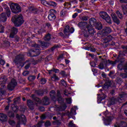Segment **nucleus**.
<instances>
[{
    "mask_svg": "<svg viewBox=\"0 0 127 127\" xmlns=\"http://www.w3.org/2000/svg\"><path fill=\"white\" fill-rule=\"evenodd\" d=\"M89 24L86 26L84 29V31H88V32H96V30L93 26H96V29L97 30H101L102 29V24L100 23H97V20L95 18H91L89 19Z\"/></svg>",
    "mask_w": 127,
    "mask_h": 127,
    "instance_id": "nucleus-1",
    "label": "nucleus"
},
{
    "mask_svg": "<svg viewBox=\"0 0 127 127\" xmlns=\"http://www.w3.org/2000/svg\"><path fill=\"white\" fill-rule=\"evenodd\" d=\"M40 43L41 44L40 46L35 45V47L31 49L30 52L27 54L28 56H31L32 57L37 56V55L40 54V50H39V48H45V47H47L45 42L40 41Z\"/></svg>",
    "mask_w": 127,
    "mask_h": 127,
    "instance_id": "nucleus-2",
    "label": "nucleus"
},
{
    "mask_svg": "<svg viewBox=\"0 0 127 127\" xmlns=\"http://www.w3.org/2000/svg\"><path fill=\"white\" fill-rule=\"evenodd\" d=\"M127 98V94H125V93H122L119 95V98L117 100L116 99L115 97H113L111 99H110V100L108 101V105L109 107L111 106V105H115V103H117V102H119V103H123V101L126 99Z\"/></svg>",
    "mask_w": 127,
    "mask_h": 127,
    "instance_id": "nucleus-3",
    "label": "nucleus"
},
{
    "mask_svg": "<svg viewBox=\"0 0 127 127\" xmlns=\"http://www.w3.org/2000/svg\"><path fill=\"white\" fill-rule=\"evenodd\" d=\"M12 21L16 26H20L24 22L23 17L21 15H16L12 17Z\"/></svg>",
    "mask_w": 127,
    "mask_h": 127,
    "instance_id": "nucleus-4",
    "label": "nucleus"
},
{
    "mask_svg": "<svg viewBox=\"0 0 127 127\" xmlns=\"http://www.w3.org/2000/svg\"><path fill=\"white\" fill-rule=\"evenodd\" d=\"M32 98L34 99V101L35 102V104H40L41 103H43V105H49V101L48 97H45L42 100H40V99L37 97H35V95H32Z\"/></svg>",
    "mask_w": 127,
    "mask_h": 127,
    "instance_id": "nucleus-5",
    "label": "nucleus"
},
{
    "mask_svg": "<svg viewBox=\"0 0 127 127\" xmlns=\"http://www.w3.org/2000/svg\"><path fill=\"white\" fill-rule=\"evenodd\" d=\"M104 116H105L106 119L104 121V125L105 126H109L111 124V122H112L114 119L113 115L111 114L110 113H109L108 111H106L104 113Z\"/></svg>",
    "mask_w": 127,
    "mask_h": 127,
    "instance_id": "nucleus-6",
    "label": "nucleus"
},
{
    "mask_svg": "<svg viewBox=\"0 0 127 127\" xmlns=\"http://www.w3.org/2000/svg\"><path fill=\"white\" fill-rule=\"evenodd\" d=\"M10 7L13 13H18L21 11L20 5L17 3H11Z\"/></svg>",
    "mask_w": 127,
    "mask_h": 127,
    "instance_id": "nucleus-7",
    "label": "nucleus"
},
{
    "mask_svg": "<svg viewBox=\"0 0 127 127\" xmlns=\"http://www.w3.org/2000/svg\"><path fill=\"white\" fill-rule=\"evenodd\" d=\"M118 68L120 69V70H123V69H124L126 73H122L121 74V76L122 78H127V64L124 66L120 64L118 66Z\"/></svg>",
    "mask_w": 127,
    "mask_h": 127,
    "instance_id": "nucleus-8",
    "label": "nucleus"
},
{
    "mask_svg": "<svg viewBox=\"0 0 127 127\" xmlns=\"http://www.w3.org/2000/svg\"><path fill=\"white\" fill-rule=\"evenodd\" d=\"M16 118L19 120V123L16 125V127H19V124H24L26 122V118H25V116L24 115L20 116L18 114H17Z\"/></svg>",
    "mask_w": 127,
    "mask_h": 127,
    "instance_id": "nucleus-9",
    "label": "nucleus"
},
{
    "mask_svg": "<svg viewBox=\"0 0 127 127\" xmlns=\"http://www.w3.org/2000/svg\"><path fill=\"white\" fill-rule=\"evenodd\" d=\"M17 83L15 79H13L11 80V82L8 84L7 88L10 91H12L14 89L15 86H16Z\"/></svg>",
    "mask_w": 127,
    "mask_h": 127,
    "instance_id": "nucleus-10",
    "label": "nucleus"
},
{
    "mask_svg": "<svg viewBox=\"0 0 127 127\" xmlns=\"http://www.w3.org/2000/svg\"><path fill=\"white\" fill-rule=\"evenodd\" d=\"M76 110H78V108L75 106L74 108H72L70 110V113L68 114L69 118H72L73 120H76V117H73L76 115Z\"/></svg>",
    "mask_w": 127,
    "mask_h": 127,
    "instance_id": "nucleus-11",
    "label": "nucleus"
},
{
    "mask_svg": "<svg viewBox=\"0 0 127 127\" xmlns=\"http://www.w3.org/2000/svg\"><path fill=\"white\" fill-rule=\"evenodd\" d=\"M111 16L114 22L117 23V24H120L121 21H120L119 18H118V16H117V14L116 13H112L111 14Z\"/></svg>",
    "mask_w": 127,
    "mask_h": 127,
    "instance_id": "nucleus-12",
    "label": "nucleus"
},
{
    "mask_svg": "<svg viewBox=\"0 0 127 127\" xmlns=\"http://www.w3.org/2000/svg\"><path fill=\"white\" fill-rule=\"evenodd\" d=\"M74 31H75L74 28L71 27L70 28V26H69V25L65 26V27L64 30V32H74Z\"/></svg>",
    "mask_w": 127,
    "mask_h": 127,
    "instance_id": "nucleus-13",
    "label": "nucleus"
},
{
    "mask_svg": "<svg viewBox=\"0 0 127 127\" xmlns=\"http://www.w3.org/2000/svg\"><path fill=\"white\" fill-rule=\"evenodd\" d=\"M7 18L6 17V14L5 13H2L0 16V21L1 22H5Z\"/></svg>",
    "mask_w": 127,
    "mask_h": 127,
    "instance_id": "nucleus-14",
    "label": "nucleus"
},
{
    "mask_svg": "<svg viewBox=\"0 0 127 127\" xmlns=\"http://www.w3.org/2000/svg\"><path fill=\"white\" fill-rule=\"evenodd\" d=\"M28 106L29 107L30 110H33L34 107V103L32 101L29 100L27 102Z\"/></svg>",
    "mask_w": 127,
    "mask_h": 127,
    "instance_id": "nucleus-15",
    "label": "nucleus"
},
{
    "mask_svg": "<svg viewBox=\"0 0 127 127\" xmlns=\"http://www.w3.org/2000/svg\"><path fill=\"white\" fill-rule=\"evenodd\" d=\"M28 8H29V10L32 11V12H33V13H34V14H36V13H37V12H38V9L35 8L34 6H30L28 7Z\"/></svg>",
    "mask_w": 127,
    "mask_h": 127,
    "instance_id": "nucleus-16",
    "label": "nucleus"
},
{
    "mask_svg": "<svg viewBox=\"0 0 127 127\" xmlns=\"http://www.w3.org/2000/svg\"><path fill=\"white\" fill-rule=\"evenodd\" d=\"M56 18V16L55 15V14L51 13L48 15V19H49V20H54Z\"/></svg>",
    "mask_w": 127,
    "mask_h": 127,
    "instance_id": "nucleus-17",
    "label": "nucleus"
},
{
    "mask_svg": "<svg viewBox=\"0 0 127 127\" xmlns=\"http://www.w3.org/2000/svg\"><path fill=\"white\" fill-rule=\"evenodd\" d=\"M0 120L2 122H6V120H7L6 115L3 114H0Z\"/></svg>",
    "mask_w": 127,
    "mask_h": 127,
    "instance_id": "nucleus-18",
    "label": "nucleus"
},
{
    "mask_svg": "<svg viewBox=\"0 0 127 127\" xmlns=\"http://www.w3.org/2000/svg\"><path fill=\"white\" fill-rule=\"evenodd\" d=\"M100 16L105 19L106 16H108V14L106 12L102 11L99 13Z\"/></svg>",
    "mask_w": 127,
    "mask_h": 127,
    "instance_id": "nucleus-19",
    "label": "nucleus"
},
{
    "mask_svg": "<svg viewBox=\"0 0 127 127\" xmlns=\"http://www.w3.org/2000/svg\"><path fill=\"white\" fill-rule=\"evenodd\" d=\"M100 98L99 97L98 98V102L99 103H101V101H102V100H104V99H106V98L107 97L106 95L104 94H102L100 95Z\"/></svg>",
    "mask_w": 127,
    "mask_h": 127,
    "instance_id": "nucleus-20",
    "label": "nucleus"
},
{
    "mask_svg": "<svg viewBox=\"0 0 127 127\" xmlns=\"http://www.w3.org/2000/svg\"><path fill=\"white\" fill-rule=\"evenodd\" d=\"M59 34L60 35H61V36H63V37H64V38H67V37H69V33L68 32H61Z\"/></svg>",
    "mask_w": 127,
    "mask_h": 127,
    "instance_id": "nucleus-21",
    "label": "nucleus"
},
{
    "mask_svg": "<svg viewBox=\"0 0 127 127\" xmlns=\"http://www.w3.org/2000/svg\"><path fill=\"white\" fill-rule=\"evenodd\" d=\"M104 19L107 23H109V24H112V20L111 19V17H110L109 15H107V16H106Z\"/></svg>",
    "mask_w": 127,
    "mask_h": 127,
    "instance_id": "nucleus-22",
    "label": "nucleus"
},
{
    "mask_svg": "<svg viewBox=\"0 0 127 127\" xmlns=\"http://www.w3.org/2000/svg\"><path fill=\"white\" fill-rule=\"evenodd\" d=\"M110 86H111V82H108L107 83H106V84L103 87V90L106 91V90H108V89H109V87H110Z\"/></svg>",
    "mask_w": 127,
    "mask_h": 127,
    "instance_id": "nucleus-23",
    "label": "nucleus"
},
{
    "mask_svg": "<svg viewBox=\"0 0 127 127\" xmlns=\"http://www.w3.org/2000/svg\"><path fill=\"white\" fill-rule=\"evenodd\" d=\"M6 82V78L4 77L0 78V85H3Z\"/></svg>",
    "mask_w": 127,
    "mask_h": 127,
    "instance_id": "nucleus-24",
    "label": "nucleus"
},
{
    "mask_svg": "<svg viewBox=\"0 0 127 127\" xmlns=\"http://www.w3.org/2000/svg\"><path fill=\"white\" fill-rule=\"evenodd\" d=\"M112 31V29L110 27H105L103 29V32H111Z\"/></svg>",
    "mask_w": 127,
    "mask_h": 127,
    "instance_id": "nucleus-25",
    "label": "nucleus"
},
{
    "mask_svg": "<svg viewBox=\"0 0 127 127\" xmlns=\"http://www.w3.org/2000/svg\"><path fill=\"white\" fill-rule=\"evenodd\" d=\"M44 39L46 40V41H49L51 39V36L50 34H47L44 38Z\"/></svg>",
    "mask_w": 127,
    "mask_h": 127,
    "instance_id": "nucleus-26",
    "label": "nucleus"
},
{
    "mask_svg": "<svg viewBox=\"0 0 127 127\" xmlns=\"http://www.w3.org/2000/svg\"><path fill=\"white\" fill-rule=\"evenodd\" d=\"M5 11H6V14L8 17H9L10 16V9H9V8L8 7H6L5 8Z\"/></svg>",
    "mask_w": 127,
    "mask_h": 127,
    "instance_id": "nucleus-27",
    "label": "nucleus"
},
{
    "mask_svg": "<svg viewBox=\"0 0 127 127\" xmlns=\"http://www.w3.org/2000/svg\"><path fill=\"white\" fill-rule=\"evenodd\" d=\"M48 5H50L51 6H56L57 5V3L54 1H49L48 3Z\"/></svg>",
    "mask_w": 127,
    "mask_h": 127,
    "instance_id": "nucleus-28",
    "label": "nucleus"
},
{
    "mask_svg": "<svg viewBox=\"0 0 127 127\" xmlns=\"http://www.w3.org/2000/svg\"><path fill=\"white\" fill-rule=\"evenodd\" d=\"M52 81H58L59 80V78L56 74H54L53 76L51 77Z\"/></svg>",
    "mask_w": 127,
    "mask_h": 127,
    "instance_id": "nucleus-29",
    "label": "nucleus"
},
{
    "mask_svg": "<svg viewBox=\"0 0 127 127\" xmlns=\"http://www.w3.org/2000/svg\"><path fill=\"white\" fill-rule=\"evenodd\" d=\"M116 14H117L118 17L120 18V19H122L124 17V16H123V14L119 10L116 11Z\"/></svg>",
    "mask_w": 127,
    "mask_h": 127,
    "instance_id": "nucleus-30",
    "label": "nucleus"
},
{
    "mask_svg": "<svg viewBox=\"0 0 127 127\" xmlns=\"http://www.w3.org/2000/svg\"><path fill=\"white\" fill-rule=\"evenodd\" d=\"M50 96L52 99H54V98H55V91L52 90L50 93Z\"/></svg>",
    "mask_w": 127,
    "mask_h": 127,
    "instance_id": "nucleus-31",
    "label": "nucleus"
},
{
    "mask_svg": "<svg viewBox=\"0 0 127 127\" xmlns=\"http://www.w3.org/2000/svg\"><path fill=\"white\" fill-rule=\"evenodd\" d=\"M68 127H77V126H76V125L74 124L73 121H71L68 124Z\"/></svg>",
    "mask_w": 127,
    "mask_h": 127,
    "instance_id": "nucleus-32",
    "label": "nucleus"
},
{
    "mask_svg": "<svg viewBox=\"0 0 127 127\" xmlns=\"http://www.w3.org/2000/svg\"><path fill=\"white\" fill-rule=\"evenodd\" d=\"M125 126H127V123H126V122H121L120 125H115V127H125Z\"/></svg>",
    "mask_w": 127,
    "mask_h": 127,
    "instance_id": "nucleus-33",
    "label": "nucleus"
},
{
    "mask_svg": "<svg viewBox=\"0 0 127 127\" xmlns=\"http://www.w3.org/2000/svg\"><path fill=\"white\" fill-rule=\"evenodd\" d=\"M85 24H86V22H80L78 23V26L79 27H84V26H85Z\"/></svg>",
    "mask_w": 127,
    "mask_h": 127,
    "instance_id": "nucleus-34",
    "label": "nucleus"
},
{
    "mask_svg": "<svg viewBox=\"0 0 127 127\" xmlns=\"http://www.w3.org/2000/svg\"><path fill=\"white\" fill-rule=\"evenodd\" d=\"M12 107H12V109L13 112H14L15 113H16V112H17L18 110V107L17 106H15L14 105H12Z\"/></svg>",
    "mask_w": 127,
    "mask_h": 127,
    "instance_id": "nucleus-35",
    "label": "nucleus"
},
{
    "mask_svg": "<svg viewBox=\"0 0 127 127\" xmlns=\"http://www.w3.org/2000/svg\"><path fill=\"white\" fill-rule=\"evenodd\" d=\"M43 124H44V122H40L38 123L37 125H36L35 126H34L33 127H41V126H42V125H43Z\"/></svg>",
    "mask_w": 127,
    "mask_h": 127,
    "instance_id": "nucleus-36",
    "label": "nucleus"
},
{
    "mask_svg": "<svg viewBox=\"0 0 127 127\" xmlns=\"http://www.w3.org/2000/svg\"><path fill=\"white\" fill-rule=\"evenodd\" d=\"M122 82H123V80H122V79L118 78L116 79L117 84H119V85H121V84H122Z\"/></svg>",
    "mask_w": 127,
    "mask_h": 127,
    "instance_id": "nucleus-37",
    "label": "nucleus"
},
{
    "mask_svg": "<svg viewBox=\"0 0 127 127\" xmlns=\"http://www.w3.org/2000/svg\"><path fill=\"white\" fill-rule=\"evenodd\" d=\"M41 2L42 4H43L44 5H48V2L45 0H41Z\"/></svg>",
    "mask_w": 127,
    "mask_h": 127,
    "instance_id": "nucleus-38",
    "label": "nucleus"
},
{
    "mask_svg": "<svg viewBox=\"0 0 127 127\" xmlns=\"http://www.w3.org/2000/svg\"><path fill=\"white\" fill-rule=\"evenodd\" d=\"M29 81H33L35 79V76H30L28 78Z\"/></svg>",
    "mask_w": 127,
    "mask_h": 127,
    "instance_id": "nucleus-39",
    "label": "nucleus"
},
{
    "mask_svg": "<svg viewBox=\"0 0 127 127\" xmlns=\"http://www.w3.org/2000/svg\"><path fill=\"white\" fill-rule=\"evenodd\" d=\"M54 125H59L60 124H61V121L56 120L53 122Z\"/></svg>",
    "mask_w": 127,
    "mask_h": 127,
    "instance_id": "nucleus-40",
    "label": "nucleus"
},
{
    "mask_svg": "<svg viewBox=\"0 0 127 127\" xmlns=\"http://www.w3.org/2000/svg\"><path fill=\"white\" fill-rule=\"evenodd\" d=\"M109 62L110 64H112V65H116V64H117V63L118 62V61H109Z\"/></svg>",
    "mask_w": 127,
    "mask_h": 127,
    "instance_id": "nucleus-41",
    "label": "nucleus"
},
{
    "mask_svg": "<svg viewBox=\"0 0 127 127\" xmlns=\"http://www.w3.org/2000/svg\"><path fill=\"white\" fill-rule=\"evenodd\" d=\"M98 67L99 68V69H101V70H102V69H104V64H103V63H101L100 64Z\"/></svg>",
    "mask_w": 127,
    "mask_h": 127,
    "instance_id": "nucleus-42",
    "label": "nucleus"
},
{
    "mask_svg": "<svg viewBox=\"0 0 127 127\" xmlns=\"http://www.w3.org/2000/svg\"><path fill=\"white\" fill-rule=\"evenodd\" d=\"M0 32H4V27L2 25H0Z\"/></svg>",
    "mask_w": 127,
    "mask_h": 127,
    "instance_id": "nucleus-43",
    "label": "nucleus"
},
{
    "mask_svg": "<svg viewBox=\"0 0 127 127\" xmlns=\"http://www.w3.org/2000/svg\"><path fill=\"white\" fill-rule=\"evenodd\" d=\"M81 20L85 21L88 20V16H83L81 18Z\"/></svg>",
    "mask_w": 127,
    "mask_h": 127,
    "instance_id": "nucleus-44",
    "label": "nucleus"
},
{
    "mask_svg": "<svg viewBox=\"0 0 127 127\" xmlns=\"http://www.w3.org/2000/svg\"><path fill=\"white\" fill-rule=\"evenodd\" d=\"M18 31V29H17L16 27H13L11 29V32H17Z\"/></svg>",
    "mask_w": 127,
    "mask_h": 127,
    "instance_id": "nucleus-45",
    "label": "nucleus"
},
{
    "mask_svg": "<svg viewBox=\"0 0 127 127\" xmlns=\"http://www.w3.org/2000/svg\"><path fill=\"white\" fill-rule=\"evenodd\" d=\"M66 101L67 104H71L72 103V99L71 98H67Z\"/></svg>",
    "mask_w": 127,
    "mask_h": 127,
    "instance_id": "nucleus-46",
    "label": "nucleus"
},
{
    "mask_svg": "<svg viewBox=\"0 0 127 127\" xmlns=\"http://www.w3.org/2000/svg\"><path fill=\"white\" fill-rule=\"evenodd\" d=\"M61 83H62V85H63V86H64V87H66V82L64 81V79H62L61 80Z\"/></svg>",
    "mask_w": 127,
    "mask_h": 127,
    "instance_id": "nucleus-47",
    "label": "nucleus"
},
{
    "mask_svg": "<svg viewBox=\"0 0 127 127\" xmlns=\"http://www.w3.org/2000/svg\"><path fill=\"white\" fill-rule=\"evenodd\" d=\"M9 125H10V126H14L15 123H14V121L12 120H9Z\"/></svg>",
    "mask_w": 127,
    "mask_h": 127,
    "instance_id": "nucleus-48",
    "label": "nucleus"
},
{
    "mask_svg": "<svg viewBox=\"0 0 127 127\" xmlns=\"http://www.w3.org/2000/svg\"><path fill=\"white\" fill-rule=\"evenodd\" d=\"M70 2H71V3H73V4H75L78 3V1L77 0H71L70 1Z\"/></svg>",
    "mask_w": 127,
    "mask_h": 127,
    "instance_id": "nucleus-49",
    "label": "nucleus"
},
{
    "mask_svg": "<svg viewBox=\"0 0 127 127\" xmlns=\"http://www.w3.org/2000/svg\"><path fill=\"white\" fill-rule=\"evenodd\" d=\"M8 116L11 118H13V117H14V114L12 112H9L8 113Z\"/></svg>",
    "mask_w": 127,
    "mask_h": 127,
    "instance_id": "nucleus-50",
    "label": "nucleus"
},
{
    "mask_svg": "<svg viewBox=\"0 0 127 127\" xmlns=\"http://www.w3.org/2000/svg\"><path fill=\"white\" fill-rule=\"evenodd\" d=\"M45 127H49V126H50V122H49V121H47V122L45 123Z\"/></svg>",
    "mask_w": 127,
    "mask_h": 127,
    "instance_id": "nucleus-51",
    "label": "nucleus"
},
{
    "mask_svg": "<svg viewBox=\"0 0 127 127\" xmlns=\"http://www.w3.org/2000/svg\"><path fill=\"white\" fill-rule=\"evenodd\" d=\"M41 84H45L46 83V79L42 78L41 80Z\"/></svg>",
    "mask_w": 127,
    "mask_h": 127,
    "instance_id": "nucleus-52",
    "label": "nucleus"
},
{
    "mask_svg": "<svg viewBox=\"0 0 127 127\" xmlns=\"http://www.w3.org/2000/svg\"><path fill=\"white\" fill-rule=\"evenodd\" d=\"M29 72L28 71H25L23 72V76H26L27 75H28Z\"/></svg>",
    "mask_w": 127,
    "mask_h": 127,
    "instance_id": "nucleus-53",
    "label": "nucleus"
},
{
    "mask_svg": "<svg viewBox=\"0 0 127 127\" xmlns=\"http://www.w3.org/2000/svg\"><path fill=\"white\" fill-rule=\"evenodd\" d=\"M29 66H30V62H28V63L25 66V69H28V68H29Z\"/></svg>",
    "mask_w": 127,
    "mask_h": 127,
    "instance_id": "nucleus-54",
    "label": "nucleus"
},
{
    "mask_svg": "<svg viewBox=\"0 0 127 127\" xmlns=\"http://www.w3.org/2000/svg\"><path fill=\"white\" fill-rule=\"evenodd\" d=\"M5 63V62H4V61L2 60H1L0 61V65H4Z\"/></svg>",
    "mask_w": 127,
    "mask_h": 127,
    "instance_id": "nucleus-55",
    "label": "nucleus"
},
{
    "mask_svg": "<svg viewBox=\"0 0 127 127\" xmlns=\"http://www.w3.org/2000/svg\"><path fill=\"white\" fill-rule=\"evenodd\" d=\"M59 46L58 45H55V46H54L52 48V51L55 50L56 49V48H58Z\"/></svg>",
    "mask_w": 127,
    "mask_h": 127,
    "instance_id": "nucleus-56",
    "label": "nucleus"
},
{
    "mask_svg": "<svg viewBox=\"0 0 127 127\" xmlns=\"http://www.w3.org/2000/svg\"><path fill=\"white\" fill-rule=\"evenodd\" d=\"M58 101H59V103H62V102H63V99H62V97H60L58 98Z\"/></svg>",
    "mask_w": 127,
    "mask_h": 127,
    "instance_id": "nucleus-57",
    "label": "nucleus"
},
{
    "mask_svg": "<svg viewBox=\"0 0 127 127\" xmlns=\"http://www.w3.org/2000/svg\"><path fill=\"white\" fill-rule=\"evenodd\" d=\"M77 16H78V13H75L73 15H72V18H76V17H77Z\"/></svg>",
    "mask_w": 127,
    "mask_h": 127,
    "instance_id": "nucleus-58",
    "label": "nucleus"
},
{
    "mask_svg": "<svg viewBox=\"0 0 127 127\" xmlns=\"http://www.w3.org/2000/svg\"><path fill=\"white\" fill-rule=\"evenodd\" d=\"M90 65L91 67H96V64H95V63H93V62L90 63Z\"/></svg>",
    "mask_w": 127,
    "mask_h": 127,
    "instance_id": "nucleus-59",
    "label": "nucleus"
},
{
    "mask_svg": "<svg viewBox=\"0 0 127 127\" xmlns=\"http://www.w3.org/2000/svg\"><path fill=\"white\" fill-rule=\"evenodd\" d=\"M53 72H54L55 73H59V69H53Z\"/></svg>",
    "mask_w": 127,
    "mask_h": 127,
    "instance_id": "nucleus-60",
    "label": "nucleus"
},
{
    "mask_svg": "<svg viewBox=\"0 0 127 127\" xmlns=\"http://www.w3.org/2000/svg\"><path fill=\"white\" fill-rule=\"evenodd\" d=\"M10 37H11V38H13V37H14V33H11L10 34Z\"/></svg>",
    "mask_w": 127,
    "mask_h": 127,
    "instance_id": "nucleus-61",
    "label": "nucleus"
},
{
    "mask_svg": "<svg viewBox=\"0 0 127 127\" xmlns=\"http://www.w3.org/2000/svg\"><path fill=\"white\" fill-rule=\"evenodd\" d=\"M46 25L48 27H50V28H51V24H50V23H46Z\"/></svg>",
    "mask_w": 127,
    "mask_h": 127,
    "instance_id": "nucleus-62",
    "label": "nucleus"
},
{
    "mask_svg": "<svg viewBox=\"0 0 127 127\" xmlns=\"http://www.w3.org/2000/svg\"><path fill=\"white\" fill-rule=\"evenodd\" d=\"M120 2H125V3H127V0H120Z\"/></svg>",
    "mask_w": 127,
    "mask_h": 127,
    "instance_id": "nucleus-63",
    "label": "nucleus"
},
{
    "mask_svg": "<svg viewBox=\"0 0 127 127\" xmlns=\"http://www.w3.org/2000/svg\"><path fill=\"white\" fill-rule=\"evenodd\" d=\"M45 118H46L45 115H42L41 116V120H44V119H45Z\"/></svg>",
    "mask_w": 127,
    "mask_h": 127,
    "instance_id": "nucleus-64",
    "label": "nucleus"
}]
</instances>
